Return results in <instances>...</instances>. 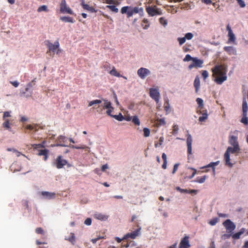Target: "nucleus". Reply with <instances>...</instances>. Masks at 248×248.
<instances>
[{
    "label": "nucleus",
    "mask_w": 248,
    "mask_h": 248,
    "mask_svg": "<svg viewBox=\"0 0 248 248\" xmlns=\"http://www.w3.org/2000/svg\"><path fill=\"white\" fill-rule=\"evenodd\" d=\"M94 105H98L97 107L95 106L93 107L94 109H95L96 111L99 114H102L103 111L105 109H107L106 111L107 114L109 115H111L112 112L114 110V108L112 106L110 101L107 99H102V100H94L89 102L88 106L91 107Z\"/></svg>",
    "instance_id": "1"
},
{
    "label": "nucleus",
    "mask_w": 248,
    "mask_h": 248,
    "mask_svg": "<svg viewBox=\"0 0 248 248\" xmlns=\"http://www.w3.org/2000/svg\"><path fill=\"white\" fill-rule=\"evenodd\" d=\"M215 81L218 84H222L227 79V68L225 65H217L212 69Z\"/></svg>",
    "instance_id": "2"
},
{
    "label": "nucleus",
    "mask_w": 248,
    "mask_h": 248,
    "mask_svg": "<svg viewBox=\"0 0 248 248\" xmlns=\"http://www.w3.org/2000/svg\"><path fill=\"white\" fill-rule=\"evenodd\" d=\"M143 12L142 8L138 7H133L131 6H124L121 9V13L122 14H126L127 17L129 18L133 16L134 14L140 13Z\"/></svg>",
    "instance_id": "3"
},
{
    "label": "nucleus",
    "mask_w": 248,
    "mask_h": 248,
    "mask_svg": "<svg viewBox=\"0 0 248 248\" xmlns=\"http://www.w3.org/2000/svg\"><path fill=\"white\" fill-rule=\"evenodd\" d=\"M240 151V148L239 147H228L225 154H224V159L225 160L226 164L229 166L230 167H232V164L230 162V153L234 154L236 153H239Z\"/></svg>",
    "instance_id": "4"
},
{
    "label": "nucleus",
    "mask_w": 248,
    "mask_h": 248,
    "mask_svg": "<svg viewBox=\"0 0 248 248\" xmlns=\"http://www.w3.org/2000/svg\"><path fill=\"white\" fill-rule=\"evenodd\" d=\"M223 226L227 231L229 233H232L236 228V225L230 219H227L223 223Z\"/></svg>",
    "instance_id": "5"
},
{
    "label": "nucleus",
    "mask_w": 248,
    "mask_h": 248,
    "mask_svg": "<svg viewBox=\"0 0 248 248\" xmlns=\"http://www.w3.org/2000/svg\"><path fill=\"white\" fill-rule=\"evenodd\" d=\"M60 11L63 14L67 13L70 15L73 14L72 10L67 5L65 0H61Z\"/></svg>",
    "instance_id": "6"
},
{
    "label": "nucleus",
    "mask_w": 248,
    "mask_h": 248,
    "mask_svg": "<svg viewBox=\"0 0 248 248\" xmlns=\"http://www.w3.org/2000/svg\"><path fill=\"white\" fill-rule=\"evenodd\" d=\"M150 96L158 103L160 98V93L158 88H151L150 89Z\"/></svg>",
    "instance_id": "7"
},
{
    "label": "nucleus",
    "mask_w": 248,
    "mask_h": 248,
    "mask_svg": "<svg viewBox=\"0 0 248 248\" xmlns=\"http://www.w3.org/2000/svg\"><path fill=\"white\" fill-rule=\"evenodd\" d=\"M46 45L48 48L47 53L49 52H55L59 48L60 44L58 41H56L54 44L51 43L49 41H46Z\"/></svg>",
    "instance_id": "8"
},
{
    "label": "nucleus",
    "mask_w": 248,
    "mask_h": 248,
    "mask_svg": "<svg viewBox=\"0 0 248 248\" xmlns=\"http://www.w3.org/2000/svg\"><path fill=\"white\" fill-rule=\"evenodd\" d=\"M67 163V160L63 159L61 155H59L57 157L56 160V166L60 169L63 168Z\"/></svg>",
    "instance_id": "9"
},
{
    "label": "nucleus",
    "mask_w": 248,
    "mask_h": 248,
    "mask_svg": "<svg viewBox=\"0 0 248 248\" xmlns=\"http://www.w3.org/2000/svg\"><path fill=\"white\" fill-rule=\"evenodd\" d=\"M137 74L141 79H144L150 74V71L147 68L141 67L138 70Z\"/></svg>",
    "instance_id": "10"
},
{
    "label": "nucleus",
    "mask_w": 248,
    "mask_h": 248,
    "mask_svg": "<svg viewBox=\"0 0 248 248\" xmlns=\"http://www.w3.org/2000/svg\"><path fill=\"white\" fill-rule=\"evenodd\" d=\"M189 236H185L181 240L179 248H189L190 245L189 244Z\"/></svg>",
    "instance_id": "11"
},
{
    "label": "nucleus",
    "mask_w": 248,
    "mask_h": 248,
    "mask_svg": "<svg viewBox=\"0 0 248 248\" xmlns=\"http://www.w3.org/2000/svg\"><path fill=\"white\" fill-rule=\"evenodd\" d=\"M197 173V170L191 168H188L186 172L185 179H192L195 175Z\"/></svg>",
    "instance_id": "12"
},
{
    "label": "nucleus",
    "mask_w": 248,
    "mask_h": 248,
    "mask_svg": "<svg viewBox=\"0 0 248 248\" xmlns=\"http://www.w3.org/2000/svg\"><path fill=\"white\" fill-rule=\"evenodd\" d=\"M192 61V63L188 66L189 69H192L194 68H197L202 66V60L195 58Z\"/></svg>",
    "instance_id": "13"
},
{
    "label": "nucleus",
    "mask_w": 248,
    "mask_h": 248,
    "mask_svg": "<svg viewBox=\"0 0 248 248\" xmlns=\"http://www.w3.org/2000/svg\"><path fill=\"white\" fill-rule=\"evenodd\" d=\"M147 13L151 16L155 15H161V12L158 10L155 7H149L146 8Z\"/></svg>",
    "instance_id": "14"
},
{
    "label": "nucleus",
    "mask_w": 248,
    "mask_h": 248,
    "mask_svg": "<svg viewBox=\"0 0 248 248\" xmlns=\"http://www.w3.org/2000/svg\"><path fill=\"white\" fill-rule=\"evenodd\" d=\"M218 161H217L216 162H212L206 166L202 167V172H206V171H207L211 170L214 173L215 167L216 166H217V165H218Z\"/></svg>",
    "instance_id": "15"
},
{
    "label": "nucleus",
    "mask_w": 248,
    "mask_h": 248,
    "mask_svg": "<svg viewBox=\"0 0 248 248\" xmlns=\"http://www.w3.org/2000/svg\"><path fill=\"white\" fill-rule=\"evenodd\" d=\"M141 228H139L136 230L127 233L124 236V239H127L131 238L132 239H135L137 236L139 235Z\"/></svg>",
    "instance_id": "16"
},
{
    "label": "nucleus",
    "mask_w": 248,
    "mask_h": 248,
    "mask_svg": "<svg viewBox=\"0 0 248 248\" xmlns=\"http://www.w3.org/2000/svg\"><path fill=\"white\" fill-rule=\"evenodd\" d=\"M81 5L84 10L89 11L91 13H96L97 12V10H95L93 7L90 6L89 5L85 4L83 0L81 1Z\"/></svg>",
    "instance_id": "17"
},
{
    "label": "nucleus",
    "mask_w": 248,
    "mask_h": 248,
    "mask_svg": "<svg viewBox=\"0 0 248 248\" xmlns=\"http://www.w3.org/2000/svg\"><path fill=\"white\" fill-rule=\"evenodd\" d=\"M229 143L232 146L239 147L237 137L235 136H230L229 140Z\"/></svg>",
    "instance_id": "18"
},
{
    "label": "nucleus",
    "mask_w": 248,
    "mask_h": 248,
    "mask_svg": "<svg viewBox=\"0 0 248 248\" xmlns=\"http://www.w3.org/2000/svg\"><path fill=\"white\" fill-rule=\"evenodd\" d=\"M192 139L190 135L188 134L186 140L187 146V153L190 155L192 153Z\"/></svg>",
    "instance_id": "19"
},
{
    "label": "nucleus",
    "mask_w": 248,
    "mask_h": 248,
    "mask_svg": "<svg viewBox=\"0 0 248 248\" xmlns=\"http://www.w3.org/2000/svg\"><path fill=\"white\" fill-rule=\"evenodd\" d=\"M93 217L101 221L107 220L108 218V216L99 213L94 214Z\"/></svg>",
    "instance_id": "20"
},
{
    "label": "nucleus",
    "mask_w": 248,
    "mask_h": 248,
    "mask_svg": "<svg viewBox=\"0 0 248 248\" xmlns=\"http://www.w3.org/2000/svg\"><path fill=\"white\" fill-rule=\"evenodd\" d=\"M227 30L228 31L229 41L234 42L235 39V36L229 24L227 26Z\"/></svg>",
    "instance_id": "21"
},
{
    "label": "nucleus",
    "mask_w": 248,
    "mask_h": 248,
    "mask_svg": "<svg viewBox=\"0 0 248 248\" xmlns=\"http://www.w3.org/2000/svg\"><path fill=\"white\" fill-rule=\"evenodd\" d=\"M224 50L229 55H236V50L232 46H225L224 47Z\"/></svg>",
    "instance_id": "22"
},
{
    "label": "nucleus",
    "mask_w": 248,
    "mask_h": 248,
    "mask_svg": "<svg viewBox=\"0 0 248 248\" xmlns=\"http://www.w3.org/2000/svg\"><path fill=\"white\" fill-rule=\"evenodd\" d=\"M243 115H247L248 106L246 99H243L242 104Z\"/></svg>",
    "instance_id": "23"
},
{
    "label": "nucleus",
    "mask_w": 248,
    "mask_h": 248,
    "mask_svg": "<svg viewBox=\"0 0 248 248\" xmlns=\"http://www.w3.org/2000/svg\"><path fill=\"white\" fill-rule=\"evenodd\" d=\"M194 86L195 88V91L198 93L200 86V79L199 76H197L194 82Z\"/></svg>",
    "instance_id": "24"
},
{
    "label": "nucleus",
    "mask_w": 248,
    "mask_h": 248,
    "mask_svg": "<svg viewBox=\"0 0 248 248\" xmlns=\"http://www.w3.org/2000/svg\"><path fill=\"white\" fill-rule=\"evenodd\" d=\"M245 232V228H242L240 231L239 232H237L235 233H234L232 235V237L234 239H239L240 237V236L244 233Z\"/></svg>",
    "instance_id": "25"
},
{
    "label": "nucleus",
    "mask_w": 248,
    "mask_h": 248,
    "mask_svg": "<svg viewBox=\"0 0 248 248\" xmlns=\"http://www.w3.org/2000/svg\"><path fill=\"white\" fill-rule=\"evenodd\" d=\"M42 194L44 196H46L48 199H53L55 197V193H52V192H42Z\"/></svg>",
    "instance_id": "26"
},
{
    "label": "nucleus",
    "mask_w": 248,
    "mask_h": 248,
    "mask_svg": "<svg viewBox=\"0 0 248 248\" xmlns=\"http://www.w3.org/2000/svg\"><path fill=\"white\" fill-rule=\"evenodd\" d=\"M65 240L70 242L73 245H74L76 242V238L75 234L73 232L70 233V236L68 238H65Z\"/></svg>",
    "instance_id": "27"
},
{
    "label": "nucleus",
    "mask_w": 248,
    "mask_h": 248,
    "mask_svg": "<svg viewBox=\"0 0 248 248\" xmlns=\"http://www.w3.org/2000/svg\"><path fill=\"white\" fill-rule=\"evenodd\" d=\"M73 149H84L85 150H88L89 148L87 146L85 145H80L79 146L77 145H72L70 146Z\"/></svg>",
    "instance_id": "28"
},
{
    "label": "nucleus",
    "mask_w": 248,
    "mask_h": 248,
    "mask_svg": "<svg viewBox=\"0 0 248 248\" xmlns=\"http://www.w3.org/2000/svg\"><path fill=\"white\" fill-rule=\"evenodd\" d=\"M196 101L199 105L197 109V112L199 114H201V113H202V98H198Z\"/></svg>",
    "instance_id": "29"
},
{
    "label": "nucleus",
    "mask_w": 248,
    "mask_h": 248,
    "mask_svg": "<svg viewBox=\"0 0 248 248\" xmlns=\"http://www.w3.org/2000/svg\"><path fill=\"white\" fill-rule=\"evenodd\" d=\"M38 125L36 124H28L26 126V128L31 130H34L35 131H37L38 130Z\"/></svg>",
    "instance_id": "30"
},
{
    "label": "nucleus",
    "mask_w": 248,
    "mask_h": 248,
    "mask_svg": "<svg viewBox=\"0 0 248 248\" xmlns=\"http://www.w3.org/2000/svg\"><path fill=\"white\" fill-rule=\"evenodd\" d=\"M141 26L144 29H147L150 26V23L147 19H143L141 23Z\"/></svg>",
    "instance_id": "31"
},
{
    "label": "nucleus",
    "mask_w": 248,
    "mask_h": 248,
    "mask_svg": "<svg viewBox=\"0 0 248 248\" xmlns=\"http://www.w3.org/2000/svg\"><path fill=\"white\" fill-rule=\"evenodd\" d=\"M60 19L65 22L74 23V22L73 18L69 16H62L61 17Z\"/></svg>",
    "instance_id": "32"
},
{
    "label": "nucleus",
    "mask_w": 248,
    "mask_h": 248,
    "mask_svg": "<svg viewBox=\"0 0 248 248\" xmlns=\"http://www.w3.org/2000/svg\"><path fill=\"white\" fill-rule=\"evenodd\" d=\"M109 74L112 76L117 77H121L122 76L117 71L115 68L114 67H113L112 69L109 72Z\"/></svg>",
    "instance_id": "33"
},
{
    "label": "nucleus",
    "mask_w": 248,
    "mask_h": 248,
    "mask_svg": "<svg viewBox=\"0 0 248 248\" xmlns=\"http://www.w3.org/2000/svg\"><path fill=\"white\" fill-rule=\"evenodd\" d=\"M110 116L113 117V118H114L115 119H116V120L119 121H122L124 119V117L122 115V114L121 113H119V115H109Z\"/></svg>",
    "instance_id": "34"
},
{
    "label": "nucleus",
    "mask_w": 248,
    "mask_h": 248,
    "mask_svg": "<svg viewBox=\"0 0 248 248\" xmlns=\"http://www.w3.org/2000/svg\"><path fill=\"white\" fill-rule=\"evenodd\" d=\"M132 122L137 125H140V121L137 116H134L132 119Z\"/></svg>",
    "instance_id": "35"
},
{
    "label": "nucleus",
    "mask_w": 248,
    "mask_h": 248,
    "mask_svg": "<svg viewBox=\"0 0 248 248\" xmlns=\"http://www.w3.org/2000/svg\"><path fill=\"white\" fill-rule=\"evenodd\" d=\"M164 141V138L163 137H161L159 138V141L155 142V147H158L160 146H161L163 144V142Z\"/></svg>",
    "instance_id": "36"
},
{
    "label": "nucleus",
    "mask_w": 248,
    "mask_h": 248,
    "mask_svg": "<svg viewBox=\"0 0 248 248\" xmlns=\"http://www.w3.org/2000/svg\"><path fill=\"white\" fill-rule=\"evenodd\" d=\"M198 191L194 189H185L184 193L190 194L191 195H195L197 193Z\"/></svg>",
    "instance_id": "37"
},
{
    "label": "nucleus",
    "mask_w": 248,
    "mask_h": 248,
    "mask_svg": "<svg viewBox=\"0 0 248 248\" xmlns=\"http://www.w3.org/2000/svg\"><path fill=\"white\" fill-rule=\"evenodd\" d=\"M107 8L110 9L111 11L114 12V13H118V9L116 7L115 5H107Z\"/></svg>",
    "instance_id": "38"
},
{
    "label": "nucleus",
    "mask_w": 248,
    "mask_h": 248,
    "mask_svg": "<svg viewBox=\"0 0 248 248\" xmlns=\"http://www.w3.org/2000/svg\"><path fill=\"white\" fill-rule=\"evenodd\" d=\"M37 11L38 12H41L42 11L47 12V7L46 5L41 6L38 8Z\"/></svg>",
    "instance_id": "39"
},
{
    "label": "nucleus",
    "mask_w": 248,
    "mask_h": 248,
    "mask_svg": "<svg viewBox=\"0 0 248 248\" xmlns=\"http://www.w3.org/2000/svg\"><path fill=\"white\" fill-rule=\"evenodd\" d=\"M144 136L145 137H148L150 135V130L148 128H143Z\"/></svg>",
    "instance_id": "40"
},
{
    "label": "nucleus",
    "mask_w": 248,
    "mask_h": 248,
    "mask_svg": "<svg viewBox=\"0 0 248 248\" xmlns=\"http://www.w3.org/2000/svg\"><path fill=\"white\" fill-rule=\"evenodd\" d=\"M243 117L241 119V123L244 124H248V117L247 115H243Z\"/></svg>",
    "instance_id": "41"
},
{
    "label": "nucleus",
    "mask_w": 248,
    "mask_h": 248,
    "mask_svg": "<svg viewBox=\"0 0 248 248\" xmlns=\"http://www.w3.org/2000/svg\"><path fill=\"white\" fill-rule=\"evenodd\" d=\"M194 58H195L192 57L189 54H187L185 58L184 59L183 61L184 62H188L190 61H192Z\"/></svg>",
    "instance_id": "42"
},
{
    "label": "nucleus",
    "mask_w": 248,
    "mask_h": 248,
    "mask_svg": "<svg viewBox=\"0 0 248 248\" xmlns=\"http://www.w3.org/2000/svg\"><path fill=\"white\" fill-rule=\"evenodd\" d=\"M66 139V137L63 136H60L57 138V141L59 142H64L65 141V140Z\"/></svg>",
    "instance_id": "43"
},
{
    "label": "nucleus",
    "mask_w": 248,
    "mask_h": 248,
    "mask_svg": "<svg viewBox=\"0 0 248 248\" xmlns=\"http://www.w3.org/2000/svg\"><path fill=\"white\" fill-rule=\"evenodd\" d=\"M35 232L37 233V234H44V231L43 230V229L41 228V227H38V228H37L36 229H35Z\"/></svg>",
    "instance_id": "44"
},
{
    "label": "nucleus",
    "mask_w": 248,
    "mask_h": 248,
    "mask_svg": "<svg viewBox=\"0 0 248 248\" xmlns=\"http://www.w3.org/2000/svg\"><path fill=\"white\" fill-rule=\"evenodd\" d=\"M3 126L4 127H5L7 129H9L10 128V122H9V120H5V122L3 123Z\"/></svg>",
    "instance_id": "45"
},
{
    "label": "nucleus",
    "mask_w": 248,
    "mask_h": 248,
    "mask_svg": "<svg viewBox=\"0 0 248 248\" xmlns=\"http://www.w3.org/2000/svg\"><path fill=\"white\" fill-rule=\"evenodd\" d=\"M179 130L178 126L176 124H175L173 126V130H172V134L175 135L178 132V131Z\"/></svg>",
    "instance_id": "46"
},
{
    "label": "nucleus",
    "mask_w": 248,
    "mask_h": 248,
    "mask_svg": "<svg viewBox=\"0 0 248 248\" xmlns=\"http://www.w3.org/2000/svg\"><path fill=\"white\" fill-rule=\"evenodd\" d=\"M48 154V150L45 149V150H41L39 151V155H47Z\"/></svg>",
    "instance_id": "47"
},
{
    "label": "nucleus",
    "mask_w": 248,
    "mask_h": 248,
    "mask_svg": "<svg viewBox=\"0 0 248 248\" xmlns=\"http://www.w3.org/2000/svg\"><path fill=\"white\" fill-rule=\"evenodd\" d=\"M193 37V34L192 33L188 32L186 34L185 37L186 40H191Z\"/></svg>",
    "instance_id": "48"
},
{
    "label": "nucleus",
    "mask_w": 248,
    "mask_h": 248,
    "mask_svg": "<svg viewBox=\"0 0 248 248\" xmlns=\"http://www.w3.org/2000/svg\"><path fill=\"white\" fill-rule=\"evenodd\" d=\"M159 22L164 26H166L167 24V21L164 17H160L159 18Z\"/></svg>",
    "instance_id": "49"
},
{
    "label": "nucleus",
    "mask_w": 248,
    "mask_h": 248,
    "mask_svg": "<svg viewBox=\"0 0 248 248\" xmlns=\"http://www.w3.org/2000/svg\"><path fill=\"white\" fill-rule=\"evenodd\" d=\"M218 221V218H213V219L211 220L210 221H209V224L211 225H216V224Z\"/></svg>",
    "instance_id": "50"
},
{
    "label": "nucleus",
    "mask_w": 248,
    "mask_h": 248,
    "mask_svg": "<svg viewBox=\"0 0 248 248\" xmlns=\"http://www.w3.org/2000/svg\"><path fill=\"white\" fill-rule=\"evenodd\" d=\"M178 41L179 42V43L180 45H182L183 44H184L186 41V39L185 37H182V38H178Z\"/></svg>",
    "instance_id": "51"
},
{
    "label": "nucleus",
    "mask_w": 248,
    "mask_h": 248,
    "mask_svg": "<svg viewBox=\"0 0 248 248\" xmlns=\"http://www.w3.org/2000/svg\"><path fill=\"white\" fill-rule=\"evenodd\" d=\"M106 2L108 4H117L118 1L117 0H106Z\"/></svg>",
    "instance_id": "52"
},
{
    "label": "nucleus",
    "mask_w": 248,
    "mask_h": 248,
    "mask_svg": "<svg viewBox=\"0 0 248 248\" xmlns=\"http://www.w3.org/2000/svg\"><path fill=\"white\" fill-rule=\"evenodd\" d=\"M240 6L242 8L245 7L246 4L244 0H236Z\"/></svg>",
    "instance_id": "53"
},
{
    "label": "nucleus",
    "mask_w": 248,
    "mask_h": 248,
    "mask_svg": "<svg viewBox=\"0 0 248 248\" xmlns=\"http://www.w3.org/2000/svg\"><path fill=\"white\" fill-rule=\"evenodd\" d=\"M208 117V114L206 110L204 112V111H202V122L204 121Z\"/></svg>",
    "instance_id": "54"
},
{
    "label": "nucleus",
    "mask_w": 248,
    "mask_h": 248,
    "mask_svg": "<svg viewBox=\"0 0 248 248\" xmlns=\"http://www.w3.org/2000/svg\"><path fill=\"white\" fill-rule=\"evenodd\" d=\"M10 117H11V115H10V112H9V111H5V112H4L3 118V119L4 120H5L6 118Z\"/></svg>",
    "instance_id": "55"
},
{
    "label": "nucleus",
    "mask_w": 248,
    "mask_h": 248,
    "mask_svg": "<svg viewBox=\"0 0 248 248\" xmlns=\"http://www.w3.org/2000/svg\"><path fill=\"white\" fill-rule=\"evenodd\" d=\"M232 236V233H230L229 234H224L222 235V239H226L229 238Z\"/></svg>",
    "instance_id": "56"
},
{
    "label": "nucleus",
    "mask_w": 248,
    "mask_h": 248,
    "mask_svg": "<svg viewBox=\"0 0 248 248\" xmlns=\"http://www.w3.org/2000/svg\"><path fill=\"white\" fill-rule=\"evenodd\" d=\"M183 51L185 52L189 51L190 50V49L189 48V46H187L186 45H185L183 47Z\"/></svg>",
    "instance_id": "57"
},
{
    "label": "nucleus",
    "mask_w": 248,
    "mask_h": 248,
    "mask_svg": "<svg viewBox=\"0 0 248 248\" xmlns=\"http://www.w3.org/2000/svg\"><path fill=\"white\" fill-rule=\"evenodd\" d=\"M86 225H90L92 223V219L90 218H87L84 221Z\"/></svg>",
    "instance_id": "58"
},
{
    "label": "nucleus",
    "mask_w": 248,
    "mask_h": 248,
    "mask_svg": "<svg viewBox=\"0 0 248 248\" xmlns=\"http://www.w3.org/2000/svg\"><path fill=\"white\" fill-rule=\"evenodd\" d=\"M179 165V164H175L174 165L173 169V170H172V173L173 174H174L176 172V171L177 170Z\"/></svg>",
    "instance_id": "59"
},
{
    "label": "nucleus",
    "mask_w": 248,
    "mask_h": 248,
    "mask_svg": "<svg viewBox=\"0 0 248 248\" xmlns=\"http://www.w3.org/2000/svg\"><path fill=\"white\" fill-rule=\"evenodd\" d=\"M10 83L15 87H17L19 85V83L17 81H10Z\"/></svg>",
    "instance_id": "60"
},
{
    "label": "nucleus",
    "mask_w": 248,
    "mask_h": 248,
    "mask_svg": "<svg viewBox=\"0 0 248 248\" xmlns=\"http://www.w3.org/2000/svg\"><path fill=\"white\" fill-rule=\"evenodd\" d=\"M208 76V73L207 71H202V77L204 78H206Z\"/></svg>",
    "instance_id": "61"
},
{
    "label": "nucleus",
    "mask_w": 248,
    "mask_h": 248,
    "mask_svg": "<svg viewBox=\"0 0 248 248\" xmlns=\"http://www.w3.org/2000/svg\"><path fill=\"white\" fill-rule=\"evenodd\" d=\"M52 146L65 147L66 146L65 144L62 143V142H59L56 144H54L53 145H52Z\"/></svg>",
    "instance_id": "62"
},
{
    "label": "nucleus",
    "mask_w": 248,
    "mask_h": 248,
    "mask_svg": "<svg viewBox=\"0 0 248 248\" xmlns=\"http://www.w3.org/2000/svg\"><path fill=\"white\" fill-rule=\"evenodd\" d=\"M176 189L182 193H184L185 189H182L179 186H177Z\"/></svg>",
    "instance_id": "63"
},
{
    "label": "nucleus",
    "mask_w": 248,
    "mask_h": 248,
    "mask_svg": "<svg viewBox=\"0 0 248 248\" xmlns=\"http://www.w3.org/2000/svg\"><path fill=\"white\" fill-rule=\"evenodd\" d=\"M242 248H248V240L245 242Z\"/></svg>",
    "instance_id": "64"
}]
</instances>
